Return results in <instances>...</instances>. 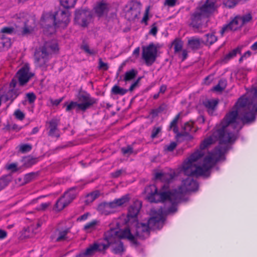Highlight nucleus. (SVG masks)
<instances>
[{
  "label": "nucleus",
  "mask_w": 257,
  "mask_h": 257,
  "mask_svg": "<svg viewBox=\"0 0 257 257\" xmlns=\"http://www.w3.org/2000/svg\"><path fill=\"white\" fill-rule=\"evenodd\" d=\"M181 200H173L171 201V206L169 207L167 210L168 213H174L177 211V204L181 202Z\"/></svg>",
  "instance_id": "4c0bfd02"
},
{
  "label": "nucleus",
  "mask_w": 257,
  "mask_h": 257,
  "mask_svg": "<svg viewBox=\"0 0 257 257\" xmlns=\"http://www.w3.org/2000/svg\"><path fill=\"white\" fill-rule=\"evenodd\" d=\"M76 98L79 104L84 105L85 106L82 108V111L85 112L97 102V99L91 97L90 95L86 91L83 90L81 88L76 95Z\"/></svg>",
  "instance_id": "1a4fd4ad"
},
{
  "label": "nucleus",
  "mask_w": 257,
  "mask_h": 257,
  "mask_svg": "<svg viewBox=\"0 0 257 257\" xmlns=\"http://www.w3.org/2000/svg\"><path fill=\"white\" fill-rule=\"evenodd\" d=\"M121 153L123 155H130L133 153V148L131 146H127L126 147H123L121 149Z\"/></svg>",
  "instance_id": "8fccbe9b"
},
{
  "label": "nucleus",
  "mask_w": 257,
  "mask_h": 257,
  "mask_svg": "<svg viewBox=\"0 0 257 257\" xmlns=\"http://www.w3.org/2000/svg\"><path fill=\"white\" fill-rule=\"evenodd\" d=\"M40 52H41V56L42 58L44 59L49 55V52L44 44L41 48H40Z\"/></svg>",
  "instance_id": "6e6d98bb"
},
{
  "label": "nucleus",
  "mask_w": 257,
  "mask_h": 257,
  "mask_svg": "<svg viewBox=\"0 0 257 257\" xmlns=\"http://www.w3.org/2000/svg\"><path fill=\"white\" fill-rule=\"evenodd\" d=\"M137 74L138 71L134 69H132L131 70L125 72L123 80L126 82L130 81L134 79L137 76Z\"/></svg>",
  "instance_id": "473e14b6"
},
{
  "label": "nucleus",
  "mask_w": 257,
  "mask_h": 257,
  "mask_svg": "<svg viewBox=\"0 0 257 257\" xmlns=\"http://www.w3.org/2000/svg\"><path fill=\"white\" fill-rule=\"evenodd\" d=\"M180 117V113L176 115L173 120L171 122L169 126V130H173V132L176 134V138H180L182 137V134L179 132V128L177 125V123Z\"/></svg>",
  "instance_id": "4be33fe9"
},
{
  "label": "nucleus",
  "mask_w": 257,
  "mask_h": 257,
  "mask_svg": "<svg viewBox=\"0 0 257 257\" xmlns=\"http://www.w3.org/2000/svg\"><path fill=\"white\" fill-rule=\"evenodd\" d=\"M130 200L129 194H126L122 196L120 198L116 199L113 201L109 202L110 205L112 209H114L117 207L122 206L124 203L128 202Z\"/></svg>",
  "instance_id": "412c9836"
},
{
  "label": "nucleus",
  "mask_w": 257,
  "mask_h": 257,
  "mask_svg": "<svg viewBox=\"0 0 257 257\" xmlns=\"http://www.w3.org/2000/svg\"><path fill=\"white\" fill-rule=\"evenodd\" d=\"M166 220V218L162 213H158L151 217L147 223L139 222L138 220L127 225L124 229L116 230L115 233L118 239H127L136 246H139L140 243L137 238L145 239L144 233L150 234V227L154 229H161Z\"/></svg>",
  "instance_id": "f03ea898"
},
{
  "label": "nucleus",
  "mask_w": 257,
  "mask_h": 257,
  "mask_svg": "<svg viewBox=\"0 0 257 257\" xmlns=\"http://www.w3.org/2000/svg\"><path fill=\"white\" fill-rule=\"evenodd\" d=\"M172 45L174 46L175 53L181 51L183 47V42L179 39H175L172 43Z\"/></svg>",
  "instance_id": "f704fd0d"
},
{
  "label": "nucleus",
  "mask_w": 257,
  "mask_h": 257,
  "mask_svg": "<svg viewBox=\"0 0 257 257\" xmlns=\"http://www.w3.org/2000/svg\"><path fill=\"white\" fill-rule=\"evenodd\" d=\"M156 25H157V23H154L151 26L152 28L149 32V34L152 35L154 36H155L156 35L157 32H158V28H157Z\"/></svg>",
  "instance_id": "680f3d73"
},
{
  "label": "nucleus",
  "mask_w": 257,
  "mask_h": 257,
  "mask_svg": "<svg viewBox=\"0 0 257 257\" xmlns=\"http://www.w3.org/2000/svg\"><path fill=\"white\" fill-rule=\"evenodd\" d=\"M109 67L108 64L102 61L101 58L99 59V69H103L104 71L108 70Z\"/></svg>",
  "instance_id": "bf43d9fd"
},
{
  "label": "nucleus",
  "mask_w": 257,
  "mask_h": 257,
  "mask_svg": "<svg viewBox=\"0 0 257 257\" xmlns=\"http://www.w3.org/2000/svg\"><path fill=\"white\" fill-rule=\"evenodd\" d=\"M60 5L66 9L73 8L77 0H59Z\"/></svg>",
  "instance_id": "2f4dec72"
},
{
  "label": "nucleus",
  "mask_w": 257,
  "mask_h": 257,
  "mask_svg": "<svg viewBox=\"0 0 257 257\" xmlns=\"http://www.w3.org/2000/svg\"><path fill=\"white\" fill-rule=\"evenodd\" d=\"M30 69L29 64H25L16 73L15 77L18 79L19 86H25L34 76V73L30 72Z\"/></svg>",
  "instance_id": "9d476101"
},
{
  "label": "nucleus",
  "mask_w": 257,
  "mask_h": 257,
  "mask_svg": "<svg viewBox=\"0 0 257 257\" xmlns=\"http://www.w3.org/2000/svg\"><path fill=\"white\" fill-rule=\"evenodd\" d=\"M81 48L87 53L90 55H94L95 54L94 50L89 49V46L87 45H83L81 47Z\"/></svg>",
  "instance_id": "e2e57ef3"
},
{
  "label": "nucleus",
  "mask_w": 257,
  "mask_h": 257,
  "mask_svg": "<svg viewBox=\"0 0 257 257\" xmlns=\"http://www.w3.org/2000/svg\"><path fill=\"white\" fill-rule=\"evenodd\" d=\"M142 50V59L145 60L147 66H151L158 57L156 46L153 43H151L147 46H143Z\"/></svg>",
  "instance_id": "0eeeda50"
},
{
  "label": "nucleus",
  "mask_w": 257,
  "mask_h": 257,
  "mask_svg": "<svg viewBox=\"0 0 257 257\" xmlns=\"http://www.w3.org/2000/svg\"><path fill=\"white\" fill-rule=\"evenodd\" d=\"M177 144L175 142H171L169 145H166L164 147V151L167 152H172L176 148Z\"/></svg>",
  "instance_id": "49530a36"
},
{
  "label": "nucleus",
  "mask_w": 257,
  "mask_h": 257,
  "mask_svg": "<svg viewBox=\"0 0 257 257\" xmlns=\"http://www.w3.org/2000/svg\"><path fill=\"white\" fill-rule=\"evenodd\" d=\"M115 228H110L107 232H105L104 239L107 241V244L98 243L96 242L90 244L87 248L85 251L76 255V257H85L86 256L93 255L96 252H100L105 250L111 244L115 242L117 238L115 233H116Z\"/></svg>",
  "instance_id": "20e7f679"
},
{
  "label": "nucleus",
  "mask_w": 257,
  "mask_h": 257,
  "mask_svg": "<svg viewBox=\"0 0 257 257\" xmlns=\"http://www.w3.org/2000/svg\"><path fill=\"white\" fill-rule=\"evenodd\" d=\"M100 196V192L98 190L93 191L86 196V200H85V205H88L92 203L95 199Z\"/></svg>",
  "instance_id": "bb28decb"
},
{
  "label": "nucleus",
  "mask_w": 257,
  "mask_h": 257,
  "mask_svg": "<svg viewBox=\"0 0 257 257\" xmlns=\"http://www.w3.org/2000/svg\"><path fill=\"white\" fill-rule=\"evenodd\" d=\"M78 187L76 186L71 187L69 188L67 191H66L62 197H66L68 200H66L67 202H69V204L74 200L77 195L76 190Z\"/></svg>",
  "instance_id": "393cba45"
},
{
  "label": "nucleus",
  "mask_w": 257,
  "mask_h": 257,
  "mask_svg": "<svg viewBox=\"0 0 257 257\" xmlns=\"http://www.w3.org/2000/svg\"><path fill=\"white\" fill-rule=\"evenodd\" d=\"M232 110L227 113L220 123L213 130L211 136L205 139L200 145L201 151L194 152V162L203 156L202 151L210 145L219 141V145L204 158L203 163H217L225 160L224 154L228 150V143H233L235 137L230 128L238 131L242 125L236 122L238 115L241 117L243 124L250 123L255 119L257 112V88H253L249 92L248 97L242 95L238 98Z\"/></svg>",
  "instance_id": "f257e3e1"
},
{
  "label": "nucleus",
  "mask_w": 257,
  "mask_h": 257,
  "mask_svg": "<svg viewBox=\"0 0 257 257\" xmlns=\"http://www.w3.org/2000/svg\"><path fill=\"white\" fill-rule=\"evenodd\" d=\"M161 132V127H154L152 131L151 137L152 139H154L157 137V135Z\"/></svg>",
  "instance_id": "13d9d810"
},
{
  "label": "nucleus",
  "mask_w": 257,
  "mask_h": 257,
  "mask_svg": "<svg viewBox=\"0 0 257 257\" xmlns=\"http://www.w3.org/2000/svg\"><path fill=\"white\" fill-rule=\"evenodd\" d=\"M252 19V16L250 13L244 15L242 16H239V19L240 20L242 26L251 21Z\"/></svg>",
  "instance_id": "a19ab883"
},
{
  "label": "nucleus",
  "mask_w": 257,
  "mask_h": 257,
  "mask_svg": "<svg viewBox=\"0 0 257 257\" xmlns=\"http://www.w3.org/2000/svg\"><path fill=\"white\" fill-rule=\"evenodd\" d=\"M242 27L240 20L239 19V16L235 17L227 25H224L221 30L220 33L222 36L223 34L229 30L236 31Z\"/></svg>",
  "instance_id": "dca6fc26"
},
{
  "label": "nucleus",
  "mask_w": 257,
  "mask_h": 257,
  "mask_svg": "<svg viewBox=\"0 0 257 257\" xmlns=\"http://www.w3.org/2000/svg\"><path fill=\"white\" fill-rule=\"evenodd\" d=\"M124 250L123 243L120 242L119 244L113 249V252L115 254H118L123 252Z\"/></svg>",
  "instance_id": "603ef678"
},
{
  "label": "nucleus",
  "mask_w": 257,
  "mask_h": 257,
  "mask_svg": "<svg viewBox=\"0 0 257 257\" xmlns=\"http://www.w3.org/2000/svg\"><path fill=\"white\" fill-rule=\"evenodd\" d=\"M69 232H70L69 228H67L62 231H59V233H58V237L56 239V242H60V241L66 240L68 238L67 235Z\"/></svg>",
  "instance_id": "7c9ffc66"
},
{
  "label": "nucleus",
  "mask_w": 257,
  "mask_h": 257,
  "mask_svg": "<svg viewBox=\"0 0 257 257\" xmlns=\"http://www.w3.org/2000/svg\"><path fill=\"white\" fill-rule=\"evenodd\" d=\"M12 180V176L11 174L2 176L0 178V191L6 187Z\"/></svg>",
  "instance_id": "cd10ccee"
},
{
  "label": "nucleus",
  "mask_w": 257,
  "mask_h": 257,
  "mask_svg": "<svg viewBox=\"0 0 257 257\" xmlns=\"http://www.w3.org/2000/svg\"><path fill=\"white\" fill-rule=\"evenodd\" d=\"M109 202H103L98 204L97 210L102 214L105 215L113 213Z\"/></svg>",
  "instance_id": "aec40b11"
},
{
  "label": "nucleus",
  "mask_w": 257,
  "mask_h": 257,
  "mask_svg": "<svg viewBox=\"0 0 257 257\" xmlns=\"http://www.w3.org/2000/svg\"><path fill=\"white\" fill-rule=\"evenodd\" d=\"M175 176V173L157 172L155 173V179L160 180L164 183V185L168 184L169 185L171 181Z\"/></svg>",
  "instance_id": "a211bd4d"
},
{
  "label": "nucleus",
  "mask_w": 257,
  "mask_h": 257,
  "mask_svg": "<svg viewBox=\"0 0 257 257\" xmlns=\"http://www.w3.org/2000/svg\"><path fill=\"white\" fill-rule=\"evenodd\" d=\"M193 127L192 124H190L189 122H187L185 123L183 127V129L184 130V132L182 133H180V134H182V137H188L189 136L190 137H191V136L189 135V133L191 131L192 128Z\"/></svg>",
  "instance_id": "c9c22d12"
},
{
  "label": "nucleus",
  "mask_w": 257,
  "mask_h": 257,
  "mask_svg": "<svg viewBox=\"0 0 257 257\" xmlns=\"http://www.w3.org/2000/svg\"><path fill=\"white\" fill-rule=\"evenodd\" d=\"M142 207V204L139 201H136L128 208L126 218L125 219V223L130 225L131 223L138 220V214Z\"/></svg>",
  "instance_id": "f8f14e48"
},
{
  "label": "nucleus",
  "mask_w": 257,
  "mask_h": 257,
  "mask_svg": "<svg viewBox=\"0 0 257 257\" xmlns=\"http://www.w3.org/2000/svg\"><path fill=\"white\" fill-rule=\"evenodd\" d=\"M69 202L65 201V202L62 201V199H59L55 204V207L58 211H60L64 209L65 207L68 206Z\"/></svg>",
  "instance_id": "58836bf2"
},
{
  "label": "nucleus",
  "mask_w": 257,
  "mask_h": 257,
  "mask_svg": "<svg viewBox=\"0 0 257 257\" xmlns=\"http://www.w3.org/2000/svg\"><path fill=\"white\" fill-rule=\"evenodd\" d=\"M8 170H11L12 172H15L18 171L17 165L15 163H12L10 164L8 167Z\"/></svg>",
  "instance_id": "338daca9"
},
{
  "label": "nucleus",
  "mask_w": 257,
  "mask_h": 257,
  "mask_svg": "<svg viewBox=\"0 0 257 257\" xmlns=\"http://www.w3.org/2000/svg\"><path fill=\"white\" fill-rule=\"evenodd\" d=\"M55 17L54 13H48L43 15L41 18L40 25L47 35H51L55 32V28L57 27Z\"/></svg>",
  "instance_id": "39448f33"
},
{
  "label": "nucleus",
  "mask_w": 257,
  "mask_h": 257,
  "mask_svg": "<svg viewBox=\"0 0 257 257\" xmlns=\"http://www.w3.org/2000/svg\"><path fill=\"white\" fill-rule=\"evenodd\" d=\"M95 14L98 18L106 16L109 11V5L104 1L98 2L93 8Z\"/></svg>",
  "instance_id": "2eb2a0df"
},
{
  "label": "nucleus",
  "mask_w": 257,
  "mask_h": 257,
  "mask_svg": "<svg viewBox=\"0 0 257 257\" xmlns=\"http://www.w3.org/2000/svg\"><path fill=\"white\" fill-rule=\"evenodd\" d=\"M54 15L56 16L55 18L57 27L66 28L70 21V17L71 13L68 10H60L55 12Z\"/></svg>",
  "instance_id": "ddd939ff"
},
{
  "label": "nucleus",
  "mask_w": 257,
  "mask_h": 257,
  "mask_svg": "<svg viewBox=\"0 0 257 257\" xmlns=\"http://www.w3.org/2000/svg\"><path fill=\"white\" fill-rule=\"evenodd\" d=\"M206 38V44L211 45L215 43L217 40V37L215 36L213 34H207L205 35Z\"/></svg>",
  "instance_id": "79ce46f5"
},
{
  "label": "nucleus",
  "mask_w": 257,
  "mask_h": 257,
  "mask_svg": "<svg viewBox=\"0 0 257 257\" xmlns=\"http://www.w3.org/2000/svg\"><path fill=\"white\" fill-rule=\"evenodd\" d=\"M122 172V170H116L115 172L111 173V176L112 178H118V177H119L120 176Z\"/></svg>",
  "instance_id": "774afa93"
},
{
  "label": "nucleus",
  "mask_w": 257,
  "mask_h": 257,
  "mask_svg": "<svg viewBox=\"0 0 257 257\" xmlns=\"http://www.w3.org/2000/svg\"><path fill=\"white\" fill-rule=\"evenodd\" d=\"M226 85V80L221 79L219 81L218 84L213 87V90L216 92H221L225 89Z\"/></svg>",
  "instance_id": "c756f323"
},
{
  "label": "nucleus",
  "mask_w": 257,
  "mask_h": 257,
  "mask_svg": "<svg viewBox=\"0 0 257 257\" xmlns=\"http://www.w3.org/2000/svg\"><path fill=\"white\" fill-rule=\"evenodd\" d=\"M1 32L2 33L12 34L15 32V29L12 27H5L3 28Z\"/></svg>",
  "instance_id": "09e8293b"
},
{
  "label": "nucleus",
  "mask_w": 257,
  "mask_h": 257,
  "mask_svg": "<svg viewBox=\"0 0 257 257\" xmlns=\"http://www.w3.org/2000/svg\"><path fill=\"white\" fill-rule=\"evenodd\" d=\"M219 103L218 99H206L203 102V104L206 108L208 114L213 115L217 109Z\"/></svg>",
  "instance_id": "f3484780"
},
{
  "label": "nucleus",
  "mask_w": 257,
  "mask_h": 257,
  "mask_svg": "<svg viewBox=\"0 0 257 257\" xmlns=\"http://www.w3.org/2000/svg\"><path fill=\"white\" fill-rule=\"evenodd\" d=\"M141 3L135 0H132L126 6V8L128 7V10L125 12V17L127 20L134 21L138 18V16L140 13Z\"/></svg>",
  "instance_id": "9b49d317"
},
{
  "label": "nucleus",
  "mask_w": 257,
  "mask_h": 257,
  "mask_svg": "<svg viewBox=\"0 0 257 257\" xmlns=\"http://www.w3.org/2000/svg\"><path fill=\"white\" fill-rule=\"evenodd\" d=\"M64 106H66V111H70L73 109L76 108V111L78 112L79 111H82V108H83L85 105L83 104H79L78 102L77 101H71L69 103L68 102H65L64 103Z\"/></svg>",
  "instance_id": "b1692460"
},
{
  "label": "nucleus",
  "mask_w": 257,
  "mask_h": 257,
  "mask_svg": "<svg viewBox=\"0 0 257 257\" xmlns=\"http://www.w3.org/2000/svg\"><path fill=\"white\" fill-rule=\"evenodd\" d=\"M193 191L192 178L183 180L182 185L178 189H171L168 184L161 186L160 191L155 185L146 187L144 192L147 194L148 200L152 203L165 202L173 200H182L184 195Z\"/></svg>",
  "instance_id": "7ed1b4c3"
},
{
  "label": "nucleus",
  "mask_w": 257,
  "mask_h": 257,
  "mask_svg": "<svg viewBox=\"0 0 257 257\" xmlns=\"http://www.w3.org/2000/svg\"><path fill=\"white\" fill-rule=\"evenodd\" d=\"M204 43V41L199 38H194V49H199Z\"/></svg>",
  "instance_id": "3c124183"
},
{
  "label": "nucleus",
  "mask_w": 257,
  "mask_h": 257,
  "mask_svg": "<svg viewBox=\"0 0 257 257\" xmlns=\"http://www.w3.org/2000/svg\"><path fill=\"white\" fill-rule=\"evenodd\" d=\"M150 7H148L146 10L144 15V17L141 21V23H144L146 25H148V21L149 19V13Z\"/></svg>",
  "instance_id": "864d4df0"
},
{
  "label": "nucleus",
  "mask_w": 257,
  "mask_h": 257,
  "mask_svg": "<svg viewBox=\"0 0 257 257\" xmlns=\"http://www.w3.org/2000/svg\"><path fill=\"white\" fill-rule=\"evenodd\" d=\"M92 18V14L89 9H78L74 12V24L82 27H87Z\"/></svg>",
  "instance_id": "423d86ee"
},
{
  "label": "nucleus",
  "mask_w": 257,
  "mask_h": 257,
  "mask_svg": "<svg viewBox=\"0 0 257 257\" xmlns=\"http://www.w3.org/2000/svg\"><path fill=\"white\" fill-rule=\"evenodd\" d=\"M37 175V173L34 172H31L26 174L24 177L25 183H28L34 180Z\"/></svg>",
  "instance_id": "37998d69"
},
{
  "label": "nucleus",
  "mask_w": 257,
  "mask_h": 257,
  "mask_svg": "<svg viewBox=\"0 0 257 257\" xmlns=\"http://www.w3.org/2000/svg\"><path fill=\"white\" fill-rule=\"evenodd\" d=\"M240 52V49L239 48H236L231 51H230L228 54L226 55L224 58V61L227 62L230 59L235 57L237 53Z\"/></svg>",
  "instance_id": "ea45409f"
},
{
  "label": "nucleus",
  "mask_w": 257,
  "mask_h": 257,
  "mask_svg": "<svg viewBox=\"0 0 257 257\" xmlns=\"http://www.w3.org/2000/svg\"><path fill=\"white\" fill-rule=\"evenodd\" d=\"M2 39L3 40L2 42L3 47L7 48H10L12 45L11 39L5 38L4 36H2Z\"/></svg>",
  "instance_id": "de8ad7c7"
},
{
  "label": "nucleus",
  "mask_w": 257,
  "mask_h": 257,
  "mask_svg": "<svg viewBox=\"0 0 257 257\" xmlns=\"http://www.w3.org/2000/svg\"><path fill=\"white\" fill-rule=\"evenodd\" d=\"M215 3L206 0L201 7L197 8L194 13V22L202 17H207L215 11Z\"/></svg>",
  "instance_id": "6e6552de"
},
{
  "label": "nucleus",
  "mask_w": 257,
  "mask_h": 257,
  "mask_svg": "<svg viewBox=\"0 0 257 257\" xmlns=\"http://www.w3.org/2000/svg\"><path fill=\"white\" fill-rule=\"evenodd\" d=\"M167 105L165 103L161 104L157 108L151 110L150 114L152 115L153 117H155L158 115L159 113L165 112L167 110Z\"/></svg>",
  "instance_id": "a878e982"
},
{
  "label": "nucleus",
  "mask_w": 257,
  "mask_h": 257,
  "mask_svg": "<svg viewBox=\"0 0 257 257\" xmlns=\"http://www.w3.org/2000/svg\"><path fill=\"white\" fill-rule=\"evenodd\" d=\"M44 45L48 50L49 52H56L58 50V45L57 43L51 41L46 42Z\"/></svg>",
  "instance_id": "72a5a7b5"
},
{
  "label": "nucleus",
  "mask_w": 257,
  "mask_h": 257,
  "mask_svg": "<svg viewBox=\"0 0 257 257\" xmlns=\"http://www.w3.org/2000/svg\"><path fill=\"white\" fill-rule=\"evenodd\" d=\"M18 79L15 77V76L14 77V78L12 79L11 82L10 83V88H15L17 84L18 83Z\"/></svg>",
  "instance_id": "0e129e2a"
},
{
  "label": "nucleus",
  "mask_w": 257,
  "mask_h": 257,
  "mask_svg": "<svg viewBox=\"0 0 257 257\" xmlns=\"http://www.w3.org/2000/svg\"><path fill=\"white\" fill-rule=\"evenodd\" d=\"M128 91L127 89L122 88L117 85H115L111 90V93L114 95H123Z\"/></svg>",
  "instance_id": "c85d7f7f"
},
{
  "label": "nucleus",
  "mask_w": 257,
  "mask_h": 257,
  "mask_svg": "<svg viewBox=\"0 0 257 257\" xmlns=\"http://www.w3.org/2000/svg\"><path fill=\"white\" fill-rule=\"evenodd\" d=\"M14 115H15L16 118L22 120L25 118V114L23 112H22L20 109H17L15 112Z\"/></svg>",
  "instance_id": "5fc2aeb1"
},
{
  "label": "nucleus",
  "mask_w": 257,
  "mask_h": 257,
  "mask_svg": "<svg viewBox=\"0 0 257 257\" xmlns=\"http://www.w3.org/2000/svg\"><path fill=\"white\" fill-rule=\"evenodd\" d=\"M32 149V146L30 144H25L21 146L20 151L23 153L30 152Z\"/></svg>",
  "instance_id": "a18cd8bd"
},
{
  "label": "nucleus",
  "mask_w": 257,
  "mask_h": 257,
  "mask_svg": "<svg viewBox=\"0 0 257 257\" xmlns=\"http://www.w3.org/2000/svg\"><path fill=\"white\" fill-rule=\"evenodd\" d=\"M7 93L8 94V96L12 98V102H13L14 100L19 95L20 92L17 88H10L7 92Z\"/></svg>",
  "instance_id": "e433bc0d"
},
{
  "label": "nucleus",
  "mask_w": 257,
  "mask_h": 257,
  "mask_svg": "<svg viewBox=\"0 0 257 257\" xmlns=\"http://www.w3.org/2000/svg\"><path fill=\"white\" fill-rule=\"evenodd\" d=\"M98 223L96 220H93V221L87 223L84 227L85 230H87L90 228H92L94 227Z\"/></svg>",
  "instance_id": "052dcab7"
},
{
  "label": "nucleus",
  "mask_w": 257,
  "mask_h": 257,
  "mask_svg": "<svg viewBox=\"0 0 257 257\" xmlns=\"http://www.w3.org/2000/svg\"><path fill=\"white\" fill-rule=\"evenodd\" d=\"M59 123V120L57 119H52L49 122V131L48 132V135L51 137H56L59 138L60 135L57 132H59L58 128V125Z\"/></svg>",
  "instance_id": "6ab92c4d"
},
{
  "label": "nucleus",
  "mask_w": 257,
  "mask_h": 257,
  "mask_svg": "<svg viewBox=\"0 0 257 257\" xmlns=\"http://www.w3.org/2000/svg\"><path fill=\"white\" fill-rule=\"evenodd\" d=\"M39 157H33L30 155L24 157L22 160L23 162L22 166L26 168L31 167L37 163Z\"/></svg>",
  "instance_id": "5701e85b"
},
{
  "label": "nucleus",
  "mask_w": 257,
  "mask_h": 257,
  "mask_svg": "<svg viewBox=\"0 0 257 257\" xmlns=\"http://www.w3.org/2000/svg\"><path fill=\"white\" fill-rule=\"evenodd\" d=\"M26 97L27 98L29 103H33L36 99V95L33 92H30L27 93Z\"/></svg>",
  "instance_id": "4d7b16f0"
},
{
  "label": "nucleus",
  "mask_w": 257,
  "mask_h": 257,
  "mask_svg": "<svg viewBox=\"0 0 257 257\" xmlns=\"http://www.w3.org/2000/svg\"><path fill=\"white\" fill-rule=\"evenodd\" d=\"M203 26L200 24V23H198V24H194V32H199V30L200 29L201 32H203L204 30H203Z\"/></svg>",
  "instance_id": "69168bd1"
},
{
  "label": "nucleus",
  "mask_w": 257,
  "mask_h": 257,
  "mask_svg": "<svg viewBox=\"0 0 257 257\" xmlns=\"http://www.w3.org/2000/svg\"><path fill=\"white\" fill-rule=\"evenodd\" d=\"M178 173H183L188 176L186 179H193V153H191L189 157L185 159L182 165L178 168Z\"/></svg>",
  "instance_id": "4468645a"
},
{
  "label": "nucleus",
  "mask_w": 257,
  "mask_h": 257,
  "mask_svg": "<svg viewBox=\"0 0 257 257\" xmlns=\"http://www.w3.org/2000/svg\"><path fill=\"white\" fill-rule=\"evenodd\" d=\"M239 2V0H225L223 4L226 7L231 9L234 8Z\"/></svg>",
  "instance_id": "c03bdc74"
}]
</instances>
